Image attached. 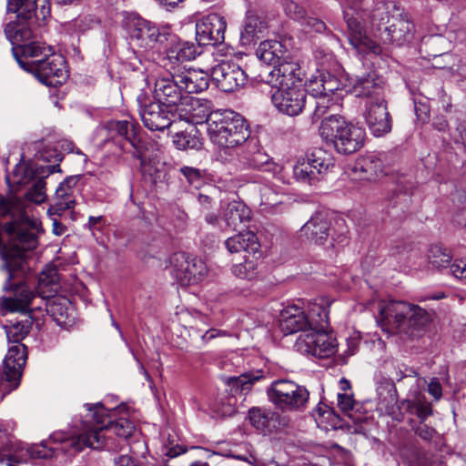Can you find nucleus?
<instances>
[{
  "instance_id": "f257e3e1",
  "label": "nucleus",
  "mask_w": 466,
  "mask_h": 466,
  "mask_svg": "<svg viewBox=\"0 0 466 466\" xmlns=\"http://www.w3.org/2000/svg\"><path fill=\"white\" fill-rule=\"evenodd\" d=\"M88 414L84 421L83 432L76 437L67 439L60 444V447L47 448L46 442L31 448L33 457L47 459L52 458L54 453L61 450L67 453L81 451L84 448L101 449L106 441V433L112 432L120 438L127 439L135 431L133 422L126 418L113 420V418L120 413L125 408L119 407L107 410L101 403L85 404Z\"/></svg>"
},
{
  "instance_id": "f03ea898",
  "label": "nucleus",
  "mask_w": 466,
  "mask_h": 466,
  "mask_svg": "<svg viewBox=\"0 0 466 466\" xmlns=\"http://www.w3.org/2000/svg\"><path fill=\"white\" fill-rule=\"evenodd\" d=\"M265 82L276 89L271 95V100L279 112L290 116L302 112L307 90L302 86L300 68L297 64H279L268 74Z\"/></svg>"
},
{
  "instance_id": "7ed1b4c3",
  "label": "nucleus",
  "mask_w": 466,
  "mask_h": 466,
  "mask_svg": "<svg viewBox=\"0 0 466 466\" xmlns=\"http://www.w3.org/2000/svg\"><path fill=\"white\" fill-rule=\"evenodd\" d=\"M431 315L418 305L402 300H388L379 303V321L386 329L399 332L410 333L426 326Z\"/></svg>"
},
{
  "instance_id": "20e7f679",
  "label": "nucleus",
  "mask_w": 466,
  "mask_h": 466,
  "mask_svg": "<svg viewBox=\"0 0 466 466\" xmlns=\"http://www.w3.org/2000/svg\"><path fill=\"white\" fill-rule=\"evenodd\" d=\"M208 136L219 147L231 149L247 142L250 130L246 119L232 110H217L208 119Z\"/></svg>"
},
{
  "instance_id": "39448f33",
  "label": "nucleus",
  "mask_w": 466,
  "mask_h": 466,
  "mask_svg": "<svg viewBox=\"0 0 466 466\" xmlns=\"http://www.w3.org/2000/svg\"><path fill=\"white\" fill-rule=\"evenodd\" d=\"M319 135L342 155L359 151L364 146L366 137V132L362 127L336 114L323 118Z\"/></svg>"
},
{
  "instance_id": "423d86ee",
  "label": "nucleus",
  "mask_w": 466,
  "mask_h": 466,
  "mask_svg": "<svg viewBox=\"0 0 466 466\" xmlns=\"http://www.w3.org/2000/svg\"><path fill=\"white\" fill-rule=\"evenodd\" d=\"M330 301L319 298L308 305V315L297 305H289L280 312L279 328L285 335L298 331H308L309 329H322L329 324V308Z\"/></svg>"
},
{
  "instance_id": "0eeeda50",
  "label": "nucleus",
  "mask_w": 466,
  "mask_h": 466,
  "mask_svg": "<svg viewBox=\"0 0 466 466\" xmlns=\"http://www.w3.org/2000/svg\"><path fill=\"white\" fill-rule=\"evenodd\" d=\"M266 393L269 402L282 412L303 411L309 399V392L305 386L286 379L273 380Z\"/></svg>"
},
{
  "instance_id": "6e6552de",
  "label": "nucleus",
  "mask_w": 466,
  "mask_h": 466,
  "mask_svg": "<svg viewBox=\"0 0 466 466\" xmlns=\"http://www.w3.org/2000/svg\"><path fill=\"white\" fill-rule=\"evenodd\" d=\"M360 0H346L343 3L344 19L349 28V41L358 55H380L381 47L370 39L362 25L363 15L357 11Z\"/></svg>"
},
{
  "instance_id": "1a4fd4ad",
  "label": "nucleus",
  "mask_w": 466,
  "mask_h": 466,
  "mask_svg": "<svg viewBox=\"0 0 466 466\" xmlns=\"http://www.w3.org/2000/svg\"><path fill=\"white\" fill-rule=\"evenodd\" d=\"M21 67L34 74L43 84L50 86L62 85L68 76L65 57L52 53L46 58H39L31 62L17 59Z\"/></svg>"
},
{
  "instance_id": "9d476101",
  "label": "nucleus",
  "mask_w": 466,
  "mask_h": 466,
  "mask_svg": "<svg viewBox=\"0 0 466 466\" xmlns=\"http://www.w3.org/2000/svg\"><path fill=\"white\" fill-rule=\"evenodd\" d=\"M327 327L328 324L322 329L311 327L308 331L300 333L294 344L296 350L320 359L333 355L337 347L336 339L325 330Z\"/></svg>"
},
{
  "instance_id": "9b49d317",
  "label": "nucleus",
  "mask_w": 466,
  "mask_h": 466,
  "mask_svg": "<svg viewBox=\"0 0 466 466\" xmlns=\"http://www.w3.org/2000/svg\"><path fill=\"white\" fill-rule=\"evenodd\" d=\"M27 357L24 344H10L3 365L0 367V392L2 399L5 394L16 389L20 382L23 367Z\"/></svg>"
},
{
  "instance_id": "f8f14e48",
  "label": "nucleus",
  "mask_w": 466,
  "mask_h": 466,
  "mask_svg": "<svg viewBox=\"0 0 466 466\" xmlns=\"http://www.w3.org/2000/svg\"><path fill=\"white\" fill-rule=\"evenodd\" d=\"M385 81L375 70H368L348 76L344 89L357 97H367L370 101L383 98Z\"/></svg>"
},
{
  "instance_id": "ddd939ff",
  "label": "nucleus",
  "mask_w": 466,
  "mask_h": 466,
  "mask_svg": "<svg viewBox=\"0 0 466 466\" xmlns=\"http://www.w3.org/2000/svg\"><path fill=\"white\" fill-rule=\"evenodd\" d=\"M170 265L174 278L182 286L198 284L208 274V267L202 259L183 252L173 254L170 258Z\"/></svg>"
},
{
  "instance_id": "4468645a",
  "label": "nucleus",
  "mask_w": 466,
  "mask_h": 466,
  "mask_svg": "<svg viewBox=\"0 0 466 466\" xmlns=\"http://www.w3.org/2000/svg\"><path fill=\"white\" fill-rule=\"evenodd\" d=\"M127 26L131 40L146 50L164 45L170 36L167 31H160L156 25L137 15L131 16Z\"/></svg>"
},
{
  "instance_id": "2eb2a0df",
  "label": "nucleus",
  "mask_w": 466,
  "mask_h": 466,
  "mask_svg": "<svg viewBox=\"0 0 466 466\" xmlns=\"http://www.w3.org/2000/svg\"><path fill=\"white\" fill-rule=\"evenodd\" d=\"M251 218V209L245 203L233 200L221 208L220 217L214 213H208L205 218L208 224L219 226L224 229L237 230L247 227Z\"/></svg>"
},
{
  "instance_id": "dca6fc26",
  "label": "nucleus",
  "mask_w": 466,
  "mask_h": 466,
  "mask_svg": "<svg viewBox=\"0 0 466 466\" xmlns=\"http://www.w3.org/2000/svg\"><path fill=\"white\" fill-rule=\"evenodd\" d=\"M400 409L415 414L420 419V421L415 428L417 435L425 441H431L434 437L436 431L424 423V420L432 414V408L420 390H410L408 398L400 402Z\"/></svg>"
},
{
  "instance_id": "f3484780",
  "label": "nucleus",
  "mask_w": 466,
  "mask_h": 466,
  "mask_svg": "<svg viewBox=\"0 0 466 466\" xmlns=\"http://www.w3.org/2000/svg\"><path fill=\"white\" fill-rule=\"evenodd\" d=\"M211 77L223 92H234L245 86L248 76L236 63L223 61L211 69Z\"/></svg>"
},
{
  "instance_id": "a211bd4d",
  "label": "nucleus",
  "mask_w": 466,
  "mask_h": 466,
  "mask_svg": "<svg viewBox=\"0 0 466 466\" xmlns=\"http://www.w3.org/2000/svg\"><path fill=\"white\" fill-rule=\"evenodd\" d=\"M226 28L222 15L209 14L196 24V39L200 46H215L224 41Z\"/></svg>"
},
{
  "instance_id": "6ab92c4d",
  "label": "nucleus",
  "mask_w": 466,
  "mask_h": 466,
  "mask_svg": "<svg viewBox=\"0 0 466 466\" xmlns=\"http://www.w3.org/2000/svg\"><path fill=\"white\" fill-rule=\"evenodd\" d=\"M154 96L157 102L167 107L182 106L188 98V96L184 95L174 72L156 80Z\"/></svg>"
},
{
  "instance_id": "aec40b11",
  "label": "nucleus",
  "mask_w": 466,
  "mask_h": 466,
  "mask_svg": "<svg viewBox=\"0 0 466 466\" xmlns=\"http://www.w3.org/2000/svg\"><path fill=\"white\" fill-rule=\"evenodd\" d=\"M364 118L375 137H382L391 130L392 121L384 97L366 104Z\"/></svg>"
},
{
  "instance_id": "412c9836",
  "label": "nucleus",
  "mask_w": 466,
  "mask_h": 466,
  "mask_svg": "<svg viewBox=\"0 0 466 466\" xmlns=\"http://www.w3.org/2000/svg\"><path fill=\"white\" fill-rule=\"evenodd\" d=\"M243 163L248 167L258 169L273 175L278 179L283 180V167L272 161V159L258 146V140L251 138L248 141L246 150L242 156Z\"/></svg>"
},
{
  "instance_id": "4be33fe9",
  "label": "nucleus",
  "mask_w": 466,
  "mask_h": 466,
  "mask_svg": "<svg viewBox=\"0 0 466 466\" xmlns=\"http://www.w3.org/2000/svg\"><path fill=\"white\" fill-rule=\"evenodd\" d=\"M248 419L252 426L264 435H269L288 426L289 419L278 411L261 408L248 410Z\"/></svg>"
},
{
  "instance_id": "5701e85b",
  "label": "nucleus",
  "mask_w": 466,
  "mask_h": 466,
  "mask_svg": "<svg viewBox=\"0 0 466 466\" xmlns=\"http://www.w3.org/2000/svg\"><path fill=\"white\" fill-rule=\"evenodd\" d=\"M352 171L360 179L373 181L390 175L391 169L385 164L384 155L369 154L356 160Z\"/></svg>"
},
{
  "instance_id": "b1692460",
  "label": "nucleus",
  "mask_w": 466,
  "mask_h": 466,
  "mask_svg": "<svg viewBox=\"0 0 466 466\" xmlns=\"http://www.w3.org/2000/svg\"><path fill=\"white\" fill-rule=\"evenodd\" d=\"M140 116L144 126L152 131H161L172 123L174 114L167 106L159 102H150L140 106Z\"/></svg>"
},
{
  "instance_id": "393cba45",
  "label": "nucleus",
  "mask_w": 466,
  "mask_h": 466,
  "mask_svg": "<svg viewBox=\"0 0 466 466\" xmlns=\"http://www.w3.org/2000/svg\"><path fill=\"white\" fill-rule=\"evenodd\" d=\"M184 95L200 93L208 87L209 74L202 69L186 67L185 66L172 67Z\"/></svg>"
},
{
  "instance_id": "a878e982",
  "label": "nucleus",
  "mask_w": 466,
  "mask_h": 466,
  "mask_svg": "<svg viewBox=\"0 0 466 466\" xmlns=\"http://www.w3.org/2000/svg\"><path fill=\"white\" fill-rule=\"evenodd\" d=\"M8 12L16 14L18 18L29 20L34 16L45 20L50 14L49 0H8Z\"/></svg>"
},
{
  "instance_id": "bb28decb",
  "label": "nucleus",
  "mask_w": 466,
  "mask_h": 466,
  "mask_svg": "<svg viewBox=\"0 0 466 466\" xmlns=\"http://www.w3.org/2000/svg\"><path fill=\"white\" fill-rule=\"evenodd\" d=\"M227 250L233 253L243 252L244 255L262 257V250L258 237L252 231L239 232L225 240Z\"/></svg>"
},
{
  "instance_id": "cd10ccee",
  "label": "nucleus",
  "mask_w": 466,
  "mask_h": 466,
  "mask_svg": "<svg viewBox=\"0 0 466 466\" xmlns=\"http://www.w3.org/2000/svg\"><path fill=\"white\" fill-rule=\"evenodd\" d=\"M55 166H38L32 162L22 161L18 163L11 177H9V181L16 186H31L36 178L42 174H51L55 170Z\"/></svg>"
},
{
  "instance_id": "c85d7f7f",
  "label": "nucleus",
  "mask_w": 466,
  "mask_h": 466,
  "mask_svg": "<svg viewBox=\"0 0 466 466\" xmlns=\"http://www.w3.org/2000/svg\"><path fill=\"white\" fill-rule=\"evenodd\" d=\"M186 107L180 108L179 117L193 125L206 124L208 127V119L214 113L211 112V104L208 100L188 96L187 100L184 102Z\"/></svg>"
},
{
  "instance_id": "c756f323",
  "label": "nucleus",
  "mask_w": 466,
  "mask_h": 466,
  "mask_svg": "<svg viewBox=\"0 0 466 466\" xmlns=\"http://www.w3.org/2000/svg\"><path fill=\"white\" fill-rule=\"evenodd\" d=\"M329 221L322 213H316L307 221L300 229V232L309 241L322 245L329 236Z\"/></svg>"
},
{
  "instance_id": "7c9ffc66",
  "label": "nucleus",
  "mask_w": 466,
  "mask_h": 466,
  "mask_svg": "<svg viewBox=\"0 0 466 466\" xmlns=\"http://www.w3.org/2000/svg\"><path fill=\"white\" fill-rule=\"evenodd\" d=\"M78 181V177H68L59 184L56 190L55 197L54 208L56 211L63 212L74 208Z\"/></svg>"
},
{
  "instance_id": "2f4dec72",
  "label": "nucleus",
  "mask_w": 466,
  "mask_h": 466,
  "mask_svg": "<svg viewBox=\"0 0 466 466\" xmlns=\"http://www.w3.org/2000/svg\"><path fill=\"white\" fill-rule=\"evenodd\" d=\"M412 28L413 25L402 17L401 12L400 16L392 15L390 25H386L384 29V33L386 34L384 41L402 45L409 39Z\"/></svg>"
},
{
  "instance_id": "473e14b6",
  "label": "nucleus",
  "mask_w": 466,
  "mask_h": 466,
  "mask_svg": "<svg viewBox=\"0 0 466 466\" xmlns=\"http://www.w3.org/2000/svg\"><path fill=\"white\" fill-rule=\"evenodd\" d=\"M171 46L167 50V59L172 65H177L186 61H190L196 57L197 50L193 44L187 42L176 41L174 36H169Z\"/></svg>"
},
{
  "instance_id": "72a5a7b5",
  "label": "nucleus",
  "mask_w": 466,
  "mask_h": 466,
  "mask_svg": "<svg viewBox=\"0 0 466 466\" xmlns=\"http://www.w3.org/2000/svg\"><path fill=\"white\" fill-rule=\"evenodd\" d=\"M266 21L254 14H248L245 19L240 39L243 44L250 45L258 39L267 30Z\"/></svg>"
},
{
  "instance_id": "f704fd0d",
  "label": "nucleus",
  "mask_w": 466,
  "mask_h": 466,
  "mask_svg": "<svg viewBox=\"0 0 466 466\" xmlns=\"http://www.w3.org/2000/svg\"><path fill=\"white\" fill-rule=\"evenodd\" d=\"M286 53L281 42L278 40H266L259 44L256 55L265 64L275 65L279 62Z\"/></svg>"
},
{
  "instance_id": "c9c22d12",
  "label": "nucleus",
  "mask_w": 466,
  "mask_h": 466,
  "mask_svg": "<svg viewBox=\"0 0 466 466\" xmlns=\"http://www.w3.org/2000/svg\"><path fill=\"white\" fill-rule=\"evenodd\" d=\"M392 15L400 16V8L394 2H380L378 3L370 14L371 24L378 26L390 24L392 19Z\"/></svg>"
},
{
  "instance_id": "e433bc0d",
  "label": "nucleus",
  "mask_w": 466,
  "mask_h": 466,
  "mask_svg": "<svg viewBox=\"0 0 466 466\" xmlns=\"http://www.w3.org/2000/svg\"><path fill=\"white\" fill-rule=\"evenodd\" d=\"M58 276L55 267H46L39 275L37 294L40 298L46 299L56 292Z\"/></svg>"
},
{
  "instance_id": "4c0bfd02",
  "label": "nucleus",
  "mask_w": 466,
  "mask_h": 466,
  "mask_svg": "<svg viewBox=\"0 0 466 466\" xmlns=\"http://www.w3.org/2000/svg\"><path fill=\"white\" fill-rule=\"evenodd\" d=\"M313 168L317 175H325L335 167V159L332 154L321 147L314 148L309 155Z\"/></svg>"
},
{
  "instance_id": "58836bf2",
  "label": "nucleus",
  "mask_w": 466,
  "mask_h": 466,
  "mask_svg": "<svg viewBox=\"0 0 466 466\" xmlns=\"http://www.w3.org/2000/svg\"><path fill=\"white\" fill-rule=\"evenodd\" d=\"M397 404L396 389L392 384H385L378 388V410L385 414L392 415Z\"/></svg>"
},
{
  "instance_id": "ea45409f",
  "label": "nucleus",
  "mask_w": 466,
  "mask_h": 466,
  "mask_svg": "<svg viewBox=\"0 0 466 466\" xmlns=\"http://www.w3.org/2000/svg\"><path fill=\"white\" fill-rule=\"evenodd\" d=\"M342 96L336 94L334 96H320L318 98L311 99L314 104L312 120L317 121L323 117L329 111L336 110L340 104Z\"/></svg>"
},
{
  "instance_id": "a19ab883",
  "label": "nucleus",
  "mask_w": 466,
  "mask_h": 466,
  "mask_svg": "<svg viewBox=\"0 0 466 466\" xmlns=\"http://www.w3.org/2000/svg\"><path fill=\"white\" fill-rule=\"evenodd\" d=\"M264 377L262 370H257L256 372H246L238 377H230L228 379V384L231 388V390L241 393H248L252 385L261 380Z\"/></svg>"
},
{
  "instance_id": "79ce46f5",
  "label": "nucleus",
  "mask_w": 466,
  "mask_h": 466,
  "mask_svg": "<svg viewBox=\"0 0 466 466\" xmlns=\"http://www.w3.org/2000/svg\"><path fill=\"white\" fill-rule=\"evenodd\" d=\"M42 307L45 306L46 311L58 324L66 323L68 315L67 301L63 298H54L46 301V299L40 298Z\"/></svg>"
},
{
  "instance_id": "37998d69",
  "label": "nucleus",
  "mask_w": 466,
  "mask_h": 466,
  "mask_svg": "<svg viewBox=\"0 0 466 466\" xmlns=\"http://www.w3.org/2000/svg\"><path fill=\"white\" fill-rule=\"evenodd\" d=\"M261 257L244 255V261L235 264L232 267V273L235 277L242 279H253L258 274V260Z\"/></svg>"
},
{
  "instance_id": "c03bdc74",
  "label": "nucleus",
  "mask_w": 466,
  "mask_h": 466,
  "mask_svg": "<svg viewBox=\"0 0 466 466\" xmlns=\"http://www.w3.org/2000/svg\"><path fill=\"white\" fill-rule=\"evenodd\" d=\"M31 328L28 319L17 321L5 326L6 338L9 344H22L21 341L27 336Z\"/></svg>"
},
{
  "instance_id": "a18cd8bd",
  "label": "nucleus",
  "mask_w": 466,
  "mask_h": 466,
  "mask_svg": "<svg viewBox=\"0 0 466 466\" xmlns=\"http://www.w3.org/2000/svg\"><path fill=\"white\" fill-rule=\"evenodd\" d=\"M261 206L265 208H271L281 204L284 199V192L280 187L274 185H263L260 189Z\"/></svg>"
},
{
  "instance_id": "49530a36",
  "label": "nucleus",
  "mask_w": 466,
  "mask_h": 466,
  "mask_svg": "<svg viewBox=\"0 0 466 466\" xmlns=\"http://www.w3.org/2000/svg\"><path fill=\"white\" fill-rule=\"evenodd\" d=\"M21 50L25 58H32L34 60H38L40 56L46 58L53 53L51 46L39 41L25 43L21 46Z\"/></svg>"
},
{
  "instance_id": "de8ad7c7",
  "label": "nucleus",
  "mask_w": 466,
  "mask_h": 466,
  "mask_svg": "<svg viewBox=\"0 0 466 466\" xmlns=\"http://www.w3.org/2000/svg\"><path fill=\"white\" fill-rule=\"evenodd\" d=\"M294 177L300 182L310 183L317 179V171L313 168L309 159L301 158L293 167Z\"/></svg>"
},
{
  "instance_id": "09e8293b",
  "label": "nucleus",
  "mask_w": 466,
  "mask_h": 466,
  "mask_svg": "<svg viewBox=\"0 0 466 466\" xmlns=\"http://www.w3.org/2000/svg\"><path fill=\"white\" fill-rule=\"evenodd\" d=\"M108 128L116 130L118 135L124 137L133 147L137 148L138 140L137 139L136 126L128 120L112 121L108 124Z\"/></svg>"
},
{
  "instance_id": "8fccbe9b",
  "label": "nucleus",
  "mask_w": 466,
  "mask_h": 466,
  "mask_svg": "<svg viewBox=\"0 0 466 466\" xmlns=\"http://www.w3.org/2000/svg\"><path fill=\"white\" fill-rule=\"evenodd\" d=\"M50 174H42L29 187L25 193V199L35 204H41L46 199L45 178Z\"/></svg>"
},
{
  "instance_id": "3c124183",
  "label": "nucleus",
  "mask_w": 466,
  "mask_h": 466,
  "mask_svg": "<svg viewBox=\"0 0 466 466\" xmlns=\"http://www.w3.org/2000/svg\"><path fill=\"white\" fill-rule=\"evenodd\" d=\"M428 260L432 268H446L451 263V255L441 246H432L429 249Z\"/></svg>"
},
{
  "instance_id": "603ef678",
  "label": "nucleus",
  "mask_w": 466,
  "mask_h": 466,
  "mask_svg": "<svg viewBox=\"0 0 466 466\" xmlns=\"http://www.w3.org/2000/svg\"><path fill=\"white\" fill-rule=\"evenodd\" d=\"M173 143L179 150L200 149L202 147L200 139L187 132L177 133L173 137Z\"/></svg>"
},
{
  "instance_id": "864d4df0",
  "label": "nucleus",
  "mask_w": 466,
  "mask_h": 466,
  "mask_svg": "<svg viewBox=\"0 0 466 466\" xmlns=\"http://www.w3.org/2000/svg\"><path fill=\"white\" fill-rule=\"evenodd\" d=\"M5 34L13 44H18L19 42L28 40L31 32L29 28L24 25L8 23L5 27Z\"/></svg>"
},
{
  "instance_id": "5fc2aeb1",
  "label": "nucleus",
  "mask_w": 466,
  "mask_h": 466,
  "mask_svg": "<svg viewBox=\"0 0 466 466\" xmlns=\"http://www.w3.org/2000/svg\"><path fill=\"white\" fill-rule=\"evenodd\" d=\"M178 172L189 185L196 188L203 184L205 170L194 167L182 166Z\"/></svg>"
},
{
  "instance_id": "6e6d98bb",
  "label": "nucleus",
  "mask_w": 466,
  "mask_h": 466,
  "mask_svg": "<svg viewBox=\"0 0 466 466\" xmlns=\"http://www.w3.org/2000/svg\"><path fill=\"white\" fill-rule=\"evenodd\" d=\"M323 75V82H324V90L327 96H334L336 94H340L342 96V84L340 81L334 76L329 73H322ZM344 86V84H343Z\"/></svg>"
},
{
  "instance_id": "4d7b16f0",
  "label": "nucleus",
  "mask_w": 466,
  "mask_h": 466,
  "mask_svg": "<svg viewBox=\"0 0 466 466\" xmlns=\"http://www.w3.org/2000/svg\"><path fill=\"white\" fill-rule=\"evenodd\" d=\"M234 55V48L231 46L225 44L224 41L215 45V48L212 53V56L218 64L222 63L223 61H230V58Z\"/></svg>"
},
{
  "instance_id": "13d9d810",
  "label": "nucleus",
  "mask_w": 466,
  "mask_h": 466,
  "mask_svg": "<svg viewBox=\"0 0 466 466\" xmlns=\"http://www.w3.org/2000/svg\"><path fill=\"white\" fill-rule=\"evenodd\" d=\"M308 91L311 96V99L318 98L320 96H327L324 90L322 73L309 79L308 84Z\"/></svg>"
},
{
  "instance_id": "bf43d9fd",
  "label": "nucleus",
  "mask_w": 466,
  "mask_h": 466,
  "mask_svg": "<svg viewBox=\"0 0 466 466\" xmlns=\"http://www.w3.org/2000/svg\"><path fill=\"white\" fill-rule=\"evenodd\" d=\"M285 14L290 18L301 21L305 18V10L298 3L292 0H286L283 4Z\"/></svg>"
},
{
  "instance_id": "052dcab7",
  "label": "nucleus",
  "mask_w": 466,
  "mask_h": 466,
  "mask_svg": "<svg viewBox=\"0 0 466 466\" xmlns=\"http://www.w3.org/2000/svg\"><path fill=\"white\" fill-rule=\"evenodd\" d=\"M354 405L355 400L352 394L347 392L338 393V406L349 417H352L351 411L354 409Z\"/></svg>"
},
{
  "instance_id": "680f3d73",
  "label": "nucleus",
  "mask_w": 466,
  "mask_h": 466,
  "mask_svg": "<svg viewBox=\"0 0 466 466\" xmlns=\"http://www.w3.org/2000/svg\"><path fill=\"white\" fill-rule=\"evenodd\" d=\"M450 268L456 279L466 280V258L455 259Z\"/></svg>"
},
{
  "instance_id": "e2e57ef3",
  "label": "nucleus",
  "mask_w": 466,
  "mask_h": 466,
  "mask_svg": "<svg viewBox=\"0 0 466 466\" xmlns=\"http://www.w3.org/2000/svg\"><path fill=\"white\" fill-rule=\"evenodd\" d=\"M302 24L309 29L317 33L323 32L326 28L324 22L315 17H306L301 20Z\"/></svg>"
},
{
  "instance_id": "0e129e2a",
  "label": "nucleus",
  "mask_w": 466,
  "mask_h": 466,
  "mask_svg": "<svg viewBox=\"0 0 466 466\" xmlns=\"http://www.w3.org/2000/svg\"><path fill=\"white\" fill-rule=\"evenodd\" d=\"M428 392L431 394L436 400H439L442 396V388L439 379L432 378L428 384Z\"/></svg>"
},
{
  "instance_id": "69168bd1",
  "label": "nucleus",
  "mask_w": 466,
  "mask_h": 466,
  "mask_svg": "<svg viewBox=\"0 0 466 466\" xmlns=\"http://www.w3.org/2000/svg\"><path fill=\"white\" fill-rule=\"evenodd\" d=\"M225 336H227V332L225 330L210 329L201 335V339L204 343H207L213 339Z\"/></svg>"
},
{
  "instance_id": "338daca9",
  "label": "nucleus",
  "mask_w": 466,
  "mask_h": 466,
  "mask_svg": "<svg viewBox=\"0 0 466 466\" xmlns=\"http://www.w3.org/2000/svg\"><path fill=\"white\" fill-rule=\"evenodd\" d=\"M114 461L115 466H137L136 461L128 455H120Z\"/></svg>"
},
{
  "instance_id": "774afa93",
  "label": "nucleus",
  "mask_w": 466,
  "mask_h": 466,
  "mask_svg": "<svg viewBox=\"0 0 466 466\" xmlns=\"http://www.w3.org/2000/svg\"><path fill=\"white\" fill-rule=\"evenodd\" d=\"M411 194V189L410 188H405V190L401 193H398L397 196H396V200L394 202V204L397 206V205H400V204H407L410 202V196Z\"/></svg>"
}]
</instances>
